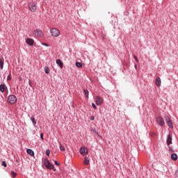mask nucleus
Returning a JSON list of instances; mask_svg holds the SVG:
<instances>
[{
  "instance_id": "f257e3e1",
  "label": "nucleus",
  "mask_w": 178,
  "mask_h": 178,
  "mask_svg": "<svg viewBox=\"0 0 178 178\" xmlns=\"http://www.w3.org/2000/svg\"><path fill=\"white\" fill-rule=\"evenodd\" d=\"M44 165L47 168V169H49L50 170H54V172L56 170V169H55V166L52 165L48 159H44Z\"/></svg>"
},
{
  "instance_id": "f03ea898",
  "label": "nucleus",
  "mask_w": 178,
  "mask_h": 178,
  "mask_svg": "<svg viewBox=\"0 0 178 178\" xmlns=\"http://www.w3.org/2000/svg\"><path fill=\"white\" fill-rule=\"evenodd\" d=\"M8 102L11 104H16L17 102V97L13 95H9L8 97Z\"/></svg>"
},
{
  "instance_id": "7ed1b4c3",
  "label": "nucleus",
  "mask_w": 178,
  "mask_h": 178,
  "mask_svg": "<svg viewBox=\"0 0 178 178\" xmlns=\"http://www.w3.org/2000/svg\"><path fill=\"white\" fill-rule=\"evenodd\" d=\"M50 33L52 37H59L60 35V31H59V30L56 29V28L51 29Z\"/></svg>"
},
{
  "instance_id": "20e7f679",
  "label": "nucleus",
  "mask_w": 178,
  "mask_h": 178,
  "mask_svg": "<svg viewBox=\"0 0 178 178\" xmlns=\"http://www.w3.org/2000/svg\"><path fill=\"white\" fill-rule=\"evenodd\" d=\"M29 9L31 12H35L37 10V5L34 2L29 3Z\"/></svg>"
},
{
  "instance_id": "39448f33",
  "label": "nucleus",
  "mask_w": 178,
  "mask_h": 178,
  "mask_svg": "<svg viewBox=\"0 0 178 178\" xmlns=\"http://www.w3.org/2000/svg\"><path fill=\"white\" fill-rule=\"evenodd\" d=\"M33 33L36 37H39L40 38H42L44 35V32L40 29L34 31Z\"/></svg>"
},
{
  "instance_id": "423d86ee",
  "label": "nucleus",
  "mask_w": 178,
  "mask_h": 178,
  "mask_svg": "<svg viewBox=\"0 0 178 178\" xmlns=\"http://www.w3.org/2000/svg\"><path fill=\"white\" fill-rule=\"evenodd\" d=\"M156 122H157L159 126H161V127L163 126H165V120H163V118L162 117H161V116L158 117L156 118Z\"/></svg>"
},
{
  "instance_id": "0eeeda50",
  "label": "nucleus",
  "mask_w": 178,
  "mask_h": 178,
  "mask_svg": "<svg viewBox=\"0 0 178 178\" xmlns=\"http://www.w3.org/2000/svg\"><path fill=\"white\" fill-rule=\"evenodd\" d=\"M95 101H96V105L99 106L102 104L103 99L101 97L97 96Z\"/></svg>"
},
{
  "instance_id": "6e6552de",
  "label": "nucleus",
  "mask_w": 178,
  "mask_h": 178,
  "mask_svg": "<svg viewBox=\"0 0 178 178\" xmlns=\"http://www.w3.org/2000/svg\"><path fill=\"white\" fill-rule=\"evenodd\" d=\"M172 134H168V136H167V138H166V143H167V145H170V144H172Z\"/></svg>"
},
{
  "instance_id": "1a4fd4ad",
  "label": "nucleus",
  "mask_w": 178,
  "mask_h": 178,
  "mask_svg": "<svg viewBox=\"0 0 178 178\" xmlns=\"http://www.w3.org/2000/svg\"><path fill=\"white\" fill-rule=\"evenodd\" d=\"M80 154H81V155H87L88 154V149H87V148L86 147H81L80 149Z\"/></svg>"
},
{
  "instance_id": "9d476101",
  "label": "nucleus",
  "mask_w": 178,
  "mask_h": 178,
  "mask_svg": "<svg viewBox=\"0 0 178 178\" xmlns=\"http://www.w3.org/2000/svg\"><path fill=\"white\" fill-rule=\"evenodd\" d=\"M26 44H28V45H34V40L31 39V38H28L26 40Z\"/></svg>"
},
{
  "instance_id": "9b49d317",
  "label": "nucleus",
  "mask_w": 178,
  "mask_h": 178,
  "mask_svg": "<svg viewBox=\"0 0 178 178\" xmlns=\"http://www.w3.org/2000/svg\"><path fill=\"white\" fill-rule=\"evenodd\" d=\"M26 152L31 156H34V151H33L31 149H27Z\"/></svg>"
},
{
  "instance_id": "f8f14e48",
  "label": "nucleus",
  "mask_w": 178,
  "mask_h": 178,
  "mask_svg": "<svg viewBox=\"0 0 178 178\" xmlns=\"http://www.w3.org/2000/svg\"><path fill=\"white\" fill-rule=\"evenodd\" d=\"M57 65H60V69H63V63L60 59L56 60Z\"/></svg>"
},
{
  "instance_id": "ddd939ff",
  "label": "nucleus",
  "mask_w": 178,
  "mask_h": 178,
  "mask_svg": "<svg viewBox=\"0 0 178 178\" xmlns=\"http://www.w3.org/2000/svg\"><path fill=\"white\" fill-rule=\"evenodd\" d=\"M177 159H178V156L176 153H173L171 154V159H172V161H177Z\"/></svg>"
},
{
  "instance_id": "4468645a",
  "label": "nucleus",
  "mask_w": 178,
  "mask_h": 178,
  "mask_svg": "<svg viewBox=\"0 0 178 178\" xmlns=\"http://www.w3.org/2000/svg\"><path fill=\"white\" fill-rule=\"evenodd\" d=\"M84 163L85 165H90V159H88V157L84 158Z\"/></svg>"
},
{
  "instance_id": "2eb2a0df",
  "label": "nucleus",
  "mask_w": 178,
  "mask_h": 178,
  "mask_svg": "<svg viewBox=\"0 0 178 178\" xmlns=\"http://www.w3.org/2000/svg\"><path fill=\"white\" fill-rule=\"evenodd\" d=\"M156 86H161V78H156Z\"/></svg>"
},
{
  "instance_id": "dca6fc26",
  "label": "nucleus",
  "mask_w": 178,
  "mask_h": 178,
  "mask_svg": "<svg viewBox=\"0 0 178 178\" xmlns=\"http://www.w3.org/2000/svg\"><path fill=\"white\" fill-rule=\"evenodd\" d=\"M31 120L33 126H35L37 124V121H35V118H34V117H31Z\"/></svg>"
},
{
  "instance_id": "f3484780",
  "label": "nucleus",
  "mask_w": 178,
  "mask_h": 178,
  "mask_svg": "<svg viewBox=\"0 0 178 178\" xmlns=\"http://www.w3.org/2000/svg\"><path fill=\"white\" fill-rule=\"evenodd\" d=\"M167 124L168 127H170V129H173V123L172 122V120L168 121V122H167Z\"/></svg>"
},
{
  "instance_id": "a211bd4d",
  "label": "nucleus",
  "mask_w": 178,
  "mask_h": 178,
  "mask_svg": "<svg viewBox=\"0 0 178 178\" xmlns=\"http://www.w3.org/2000/svg\"><path fill=\"white\" fill-rule=\"evenodd\" d=\"M0 69H3V60L0 58Z\"/></svg>"
},
{
  "instance_id": "6ab92c4d",
  "label": "nucleus",
  "mask_w": 178,
  "mask_h": 178,
  "mask_svg": "<svg viewBox=\"0 0 178 178\" xmlns=\"http://www.w3.org/2000/svg\"><path fill=\"white\" fill-rule=\"evenodd\" d=\"M91 131H93V133H95V134H97V136H98V137H99V133H98V131H97V130H95V129L92 128L90 129Z\"/></svg>"
},
{
  "instance_id": "aec40b11",
  "label": "nucleus",
  "mask_w": 178,
  "mask_h": 178,
  "mask_svg": "<svg viewBox=\"0 0 178 178\" xmlns=\"http://www.w3.org/2000/svg\"><path fill=\"white\" fill-rule=\"evenodd\" d=\"M44 72H45L46 74H49V72H50L49 67H44Z\"/></svg>"
},
{
  "instance_id": "412c9836",
  "label": "nucleus",
  "mask_w": 178,
  "mask_h": 178,
  "mask_svg": "<svg viewBox=\"0 0 178 178\" xmlns=\"http://www.w3.org/2000/svg\"><path fill=\"white\" fill-rule=\"evenodd\" d=\"M76 66L77 67H83V64H81V63H80V62H76Z\"/></svg>"
},
{
  "instance_id": "4be33fe9",
  "label": "nucleus",
  "mask_w": 178,
  "mask_h": 178,
  "mask_svg": "<svg viewBox=\"0 0 178 178\" xmlns=\"http://www.w3.org/2000/svg\"><path fill=\"white\" fill-rule=\"evenodd\" d=\"M7 88L6 86L3 84L0 85V90H6Z\"/></svg>"
},
{
  "instance_id": "5701e85b",
  "label": "nucleus",
  "mask_w": 178,
  "mask_h": 178,
  "mask_svg": "<svg viewBox=\"0 0 178 178\" xmlns=\"http://www.w3.org/2000/svg\"><path fill=\"white\" fill-rule=\"evenodd\" d=\"M83 91H84L85 97L86 98H88V94H89L88 90H84Z\"/></svg>"
},
{
  "instance_id": "b1692460",
  "label": "nucleus",
  "mask_w": 178,
  "mask_h": 178,
  "mask_svg": "<svg viewBox=\"0 0 178 178\" xmlns=\"http://www.w3.org/2000/svg\"><path fill=\"white\" fill-rule=\"evenodd\" d=\"M165 120L166 123H168V122H170V118H169V116H165Z\"/></svg>"
},
{
  "instance_id": "393cba45",
  "label": "nucleus",
  "mask_w": 178,
  "mask_h": 178,
  "mask_svg": "<svg viewBox=\"0 0 178 178\" xmlns=\"http://www.w3.org/2000/svg\"><path fill=\"white\" fill-rule=\"evenodd\" d=\"M60 151H65V146L62 145V144H60Z\"/></svg>"
},
{
  "instance_id": "a878e982",
  "label": "nucleus",
  "mask_w": 178,
  "mask_h": 178,
  "mask_svg": "<svg viewBox=\"0 0 178 178\" xmlns=\"http://www.w3.org/2000/svg\"><path fill=\"white\" fill-rule=\"evenodd\" d=\"M168 148H169V151H170V152H175V150H173V147L169 146Z\"/></svg>"
},
{
  "instance_id": "bb28decb",
  "label": "nucleus",
  "mask_w": 178,
  "mask_h": 178,
  "mask_svg": "<svg viewBox=\"0 0 178 178\" xmlns=\"http://www.w3.org/2000/svg\"><path fill=\"white\" fill-rule=\"evenodd\" d=\"M2 166H4V168H6V166H8V164H6V162L5 161H2Z\"/></svg>"
},
{
  "instance_id": "cd10ccee",
  "label": "nucleus",
  "mask_w": 178,
  "mask_h": 178,
  "mask_svg": "<svg viewBox=\"0 0 178 178\" xmlns=\"http://www.w3.org/2000/svg\"><path fill=\"white\" fill-rule=\"evenodd\" d=\"M11 175H12L13 177H15V176H17V174L16 172H15L14 171L11 172Z\"/></svg>"
},
{
  "instance_id": "c85d7f7f",
  "label": "nucleus",
  "mask_w": 178,
  "mask_h": 178,
  "mask_svg": "<svg viewBox=\"0 0 178 178\" xmlns=\"http://www.w3.org/2000/svg\"><path fill=\"white\" fill-rule=\"evenodd\" d=\"M49 154H51V151H49V149H47L46 150V155H47V156H49Z\"/></svg>"
},
{
  "instance_id": "c756f323",
  "label": "nucleus",
  "mask_w": 178,
  "mask_h": 178,
  "mask_svg": "<svg viewBox=\"0 0 178 178\" xmlns=\"http://www.w3.org/2000/svg\"><path fill=\"white\" fill-rule=\"evenodd\" d=\"M175 176L176 178H178V169L175 171Z\"/></svg>"
},
{
  "instance_id": "7c9ffc66",
  "label": "nucleus",
  "mask_w": 178,
  "mask_h": 178,
  "mask_svg": "<svg viewBox=\"0 0 178 178\" xmlns=\"http://www.w3.org/2000/svg\"><path fill=\"white\" fill-rule=\"evenodd\" d=\"M54 163H55V165H56L57 166H60V163H59V162H58V161H54Z\"/></svg>"
},
{
  "instance_id": "2f4dec72",
  "label": "nucleus",
  "mask_w": 178,
  "mask_h": 178,
  "mask_svg": "<svg viewBox=\"0 0 178 178\" xmlns=\"http://www.w3.org/2000/svg\"><path fill=\"white\" fill-rule=\"evenodd\" d=\"M92 106L94 109H97V106H95V104L92 103Z\"/></svg>"
},
{
  "instance_id": "473e14b6",
  "label": "nucleus",
  "mask_w": 178,
  "mask_h": 178,
  "mask_svg": "<svg viewBox=\"0 0 178 178\" xmlns=\"http://www.w3.org/2000/svg\"><path fill=\"white\" fill-rule=\"evenodd\" d=\"M41 140H44V134H40Z\"/></svg>"
},
{
  "instance_id": "72a5a7b5",
  "label": "nucleus",
  "mask_w": 178,
  "mask_h": 178,
  "mask_svg": "<svg viewBox=\"0 0 178 178\" xmlns=\"http://www.w3.org/2000/svg\"><path fill=\"white\" fill-rule=\"evenodd\" d=\"M134 58L136 62H138V58L136 56H134Z\"/></svg>"
},
{
  "instance_id": "f704fd0d",
  "label": "nucleus",
  "mask_w": 178,
  "mask_h": 178,
  "mask_svg": "<svg viewBox=\"0 0 178 178\" xmlns=\"http://www.w3.org/2000/svg\"><path fill=\"white\" fill-rule=\"evenodd\" d=\"M42 45H44V47H49V45L47 43H42Z\"/></svg>"
},
{
  "instance_id": "c9c22d12",
  "label": "nucleus",
  "mask_w": 178,
  "mask_h": 178,
  "mask_svg": "<svg viewBox=\"0 0 178 178\" xmlns=\"http://www.w3.org/2000/svg\"><path fill=\"white\" fill-rule=\"evenodd\" d=\"M94 119H95L94 116L90 117V120H94Z\"/></svg>"
},
{
  "instance_id": "e433bc0d",
  "label": "nucleus",
  "mask_w": 178,
  "mask_h": 178,
  "mask_svg": "<svg viewBox=\"0 0 178 178\" xmlns=\"http://www.w3.org/2000/svg\"><path fill=\"white\" fill-rule=\"evenodd\" d=\"M11 79L12 78H11L10 75L8 76V80H11Z\"/></svg>"
},
{
  "instance_id": "4c0bfd02",
  "label": "nucleus",
  "mask_w": 178,
  "mask_h": 178,
  "mask_svg": "<svg viewBox=\"0 0 178 178\" xmlns=\"http://www.w3.org/2000/svg\"><path fill=\"white\" fill-rule=\"evenodd\" d=\"M1 92H5V90H0Z\"/></svg>"
},
{
  "instance_id": "58836bf2",
  "label": "nucleus",
  "mask_w": 178,
  "mask_h": 178,
  "mask_svg": "<svg viewBox=\"0 0 178 178\" xmlns=\"http://www.w3.org/2000/svg\"><path fill=\"white\" fill-rule=\"evenodd\" d=\"M134 66H135V69H137V65H134Z\"/></svg>"
}]
</instances>
